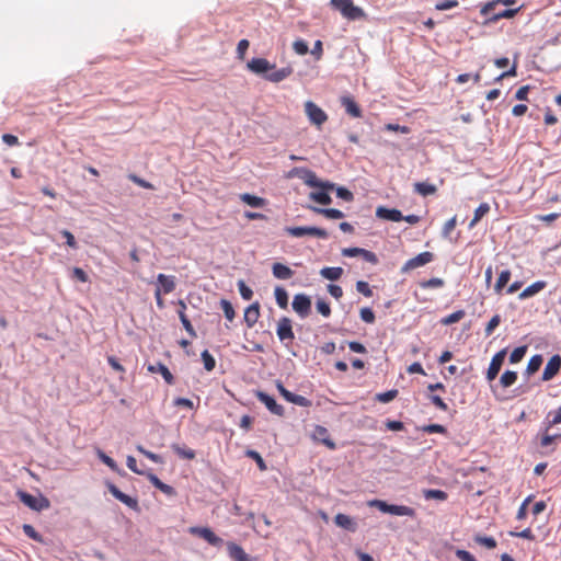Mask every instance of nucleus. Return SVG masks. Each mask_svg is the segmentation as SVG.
Segmentation results:
<instances>
[{"mask_svg":"<svg viewBox=\"0 0 561 561\" xmlns=\"http://www.w3.org/2000/svg\"><path fill=\"white\" fill-rule=\"evenodd\" d=\"M247 68L259 76H262L265 80L278 83L287 79L293 73L291 67H284L280 69L276 68L275 64H271L266 58H252Z\"/></svg>","mask_w":561,"mask_h":561,"instance_id":"f257e3e1","label":"nucleus"},{"mask_svg":"<svg viewBox=\"0 0 561 561\" xmlns=\"http://www.w3.org/2000/svg\"><path fill=\"white\" fill-rule=\"evenodd\" d=\"M304 179L308 185L321 188L319 191L310 193V198L312 201L321 205H328L331 203V197L327 191V187L320 183V181L312 171L306 170ZM328 188H332V185L328 186Z\"/></svg>","mask_w":561,"mask_h":561,"instance_id":"f03ea898","label":"nucleus"},{"mask_svg":"<svg viewBox=\"0 0 561 561\" xmlns=\"http://www.w3.org/2000/svg\"><path fill=\"white\" fill-rule=\"evenodd\" d=\"M370 506L377 507L382 513L397 515V516H414L415 511L412 507L405 506V505H393L388 504L380 500H373L369 502Z\"/></svg>","mask_w":561,"mask_h":561,"instance_id":"7ed1b4c3","label":"nucleus"},{"mask_svg":"<svg viewBox=\"0 0 561 561\" xmlns=\"http://www.w3.org/2000/svg\"><path fill=\"white\" fill-rule=\"evenodd\" d=\"M305 113L310 123L318 127L322 126L328 121L325 112L312 101L305 103Z\"/></svg>","mask_w":561,"mask_h":561,"instance_id":"20e7f679","label":"nucleus"},{"mask_svg":"<svg viewBox=\"0 0 561 561\" xmlns=\"http://www.w3.org/2000/svg\"><path fill=\"white\" fill-rule=\"evenodd\" d=\"M188 533L197 536L214 547H220L224 540L218 537L209 527L193 526L190 527Z\"/></svg>","mask_w":561,"mask_h":561,"instance_id":"39448f33","label":"nucleus"},{"mask_svg":"<svg viewBox=\"0 0 561 561\" xmlns=\"http://www.w3.org/2000/svg\"><path fill=\"white\" fill-rule=\"evenodd\" d=\"M434 259V254L432 252L425 251L416 256L408 260L401 268L402 273H407L409 271L415 270L417 267L424 266L427 263L432 262Z\"/></svg>","mask_w":561,"mask_h":561,"instance_id":"423d86ee","label":"nucleus"},{"mask_svg":"<svg viewBox=\"0 0 561 561\" xmlns=\"http://www.w3.org/2000/svg\"><path fill=\"white\" fill-rule=\"evenodd\" d=\"M110 493L118 501L124 503L126 506L134 511H139L138 500L123 493L114 483L108 482L106 484Z\"/></svg>","mask_w":561,"mask_h":561,"instance_id":"0eeeda50","label":"nucleus"},{"mask_svg":"<svg viewBox=\"0 0 561 561\" xmlns=\"http://www.w3.org/2000/svg\"><path fill=\"white\" fill-rule=\"evenodd\" d=\"M288 234L293 237L314 236L318 238H327L328 233L325 230L316 227H288L286 228Z\"/></svg>","mask_w":561,"mask_h":561,"instance_id":"6e6552de","label":"nucleus"},{"mask_svg":"<svg viewBox=\"0 0 561 561\" xmlns=\"http://www.w3.org/2000/svg\"><path fill=\"white\" fill-rule=\"evenodd\" d=\"M291 306L294 311L301 318H306L311 311V300L304 294L296 295L293 299Z\"/></svg>","mask_w":561,"mask_h":561,"instance_id":"1a4fd4ad","label":"nucleus"},{"mask_svg":"<svg viewBox=\"0 0 561 561\" xmlns=\"http://www.w3.org/2000/svg\"><path fill=\"white\" fill-rule=\"evenodd\" d=\"M19 495L20 500L32 510L41 511L49 506V501L47 499L38 500L34 495L26 492H20Z\"/></svg>","mask_w":561,"mask_h":561,"instance_id":"9d476101","label":"nucleus"},{"mask_svg":"<svg viewBox=\"0 0 561 561\" xmlns=\"http://www.w3.org/2000/svg\"><path fill=\"white\" fill-rule=\"evenodd\" d=\"M256 398L259 399L260 402L264 403L265 407L274 414L276 415H283L284 414V408L278 404L274 398H272L271 396H268L267 393L263 392V391H257L256 392Z\"/></svg>","mask_w":561,"mask_h":561,"instance_id":"9b49d317","label":"nucleus"},{"mask_svg":"<svg viewBox=\"0 0 561 561\" xmlns=\"http://www.w3.org/2000/svg\"><path fill=\"white\" fill-rule=\"evenodd\" d=\"M507 353H495L486 371V379L492 381L496 378L504 363Z\"/></svg>","mask_w":561,"mask_h":561,"instance_id":"f8f14e48","label":"nucleus"},{"mask_svg":"<svg viewBox=\"0 0 561 561\" xmlns=\"http://www.w3.org/2000/svg\"><path fill=\"white\" fill-rule=\"evenodd\" d=\"M561 367V357L556 354L553 355L549 362L547 363L543 374H542V380L548 381L551 380L560 370Z\"/></svg>","mask_w":561,"mask_h":561,"instance_id":"ddd939ff","label":"nucleus"},{"mask_svg":"<svg viewBox=\"0 0 561 561\" xmlns=\"http://www.w3.org/2000/svg\"><path fill=\"white\" fill-rule=\"evenodd\" d=\"M376 216L380 219L389 220V221H401L403 219V215L399 209L396 208H387L383 206H379L376 209Z\"/></svg>","mask_w":561,"mask_h":561,"instance_id":"4468645a","label":"nucleus"},{"mask_svg":"<svg viewBox=\"0 0 561 561\" xmlns=\"http://www.w3.org/2000/svg\"><path fill=\"white\" fill-rule=\"evenodd\" d=\"M229 557L234 561H252L243 548L232 541L226 543Z\"/></svg>","mask_w":561,"mask_h":561,"instance_id":"2eb2a0df","label":"nucleus"},{"mask_svg":"<svg viewBox=\"0 0 561 561\" xmlns=\"http://www.w3.org/2000/svg\"><path fill=\"white\" fill-rule=\"evenodd\" d=\"M277 335L280 341L291 340L294 337L291 321L288 318H282L278 321Z\"/></svg>","mask_w":561,"mask_h":561,"instance_id":"dca6fc26","label":"nucleus"},{"mask_svg":"<svg viewBox=\"0 0 561 561\" xmlns=\"http://www.w3.org/2000/svg\"><path fill=\"white\" fill-rule=\"evenodd\" d=\"M260 318V305L259 302H254L249 306L244 311V321L248 327H253Z\"/></svg>","mask_w":561,"mask_h":561,"instance_id":"f3484780","label":"nucleus"},{"mask_svg":"<svg viewBox=\"0 0 561 561\" xmlns=\"http://www.w3.org/2000/svg\"><path fill=\"white\" fill-rule=\"evenodd\" d=\"M547 286V283L545 280H537L534 284L526 287L518 296L519 299H527L529 297L535 296L542 289H545Z\"/></svg>","mask_w":561,"mask_h":561,"instance_id":"a211bd4d","label":"nucleus"},{"mask_svg":"<svg viewBox=\"0 0 561 561\" xmlns=\"http://www.w3.org/2000/svg\"><path fill=\"white\" fill-rule=\"evenodd\" d=\"M157 280L160 285V289L163 294H170L175 289V280L174 276H168L164 274H159Z\"/></svg>","mask_w":561,"mask_h":561,"instance_id":"6ab92c4d","label":"nucleus"},{"mask_svg":"<svg viewBox=\"0 0 561 561\" xmlns=\"http://www.w3.org/2000/svg\"><path fill=\"white\" fill-rule=\"evenodd\" d=\"M272 271L273 275L278 279H289L294 275V272L282 263H274Z\"/></svg>","mask_w":561,"mask_h":561,"instance_id":"aec40b11","label":"nucleus"},{"mask_svg":"<svg viewBox=\"0 0 561 561\" xmlns=\"http://www.w3.org/2000/svg\"><path fill=\"white\" fill-rule=\"evenodd\" d=\"M240 199L251 207H264L266 205L265 198L249 193L241 194Z\"/></svg>","mask_w":561,"mask_h":561,"instance_id":"412c9836","label":"nucleus"},{"mask_svg":"<svg viewBox=\"0 0 561 561\" xmlns=\"http://www.w3.org/2000/svg\"><path fill=\"white\" fill-rule=\"evenodd\" d=\"M360 256L364 261L376 265L378 263L377 255L368 250L360 249V248H353V257Z\"/></svg>","mask_w":561,"mask_h":561,"instance_id":"4be33fe9","label":"nucleus"},{"mask_svg":"<svg viewBox=\"0 0 561 561\" xmlns=\"http://www.w3.org/2000/svg\"><path fill=\"white\" fill-rule=\"evenodd\" d=\"M148 369L152 373H160L168 385H172L174 382L173 375L167 366L162 364H158L157 366L150 365Z\"/></svg>","mask_w":561,"mask_h":561,"instance_id":"5701e85b","label":"nucleus"},{"mask_svg":"<svg viewBox=\"0 0 561 561\" xmlns=\"http://www.w3.org/2000/svg\"><path fill=\"white\" fill-rule=\"evenodd\" d=\"M489 211L490 205L488 203L480 204L479 207L474 210V216L469 222V228H473Z\"/></svg>","mask_w":561,"mask_h":561,"instance_id":"b1692460","label":"nucleus"},{"mask_svg":"<svg viewBox=\"0 0 561 561\" xmlns=\"http://www.w3.org/2000/svg\"><path fill=\"white\" fill-rule=\"evenodd\" d=\"M414 191L422 196H428L435 194L436 186L428 182H417L414 184Z\"/></svg>","mask_w":561,"mask_h":561,"instance_id":"393cba45","label":"nucleus"},{"mask_svg":"<svg viewBox=\"0 0 561 561\" xmlns=\"http://www.w3.org/2000/svg\"><path fill=\"white\" fill-rule=\"evenodd\" d=\"M511 279V271L504 270L500 273L496 283L494 285V290L496 294H501L503 288L508 284Z\"/></svg>","mask_w":561,"mask_h":561,"instance_id":"a878e982","label":"nucleus"},{"mask_svg":"<svg viewBox=\"0 0 561 561\" xmlns=\"http://www.w3.org/2000/svg\"><path fill=\"white\" fill-rule=\"evenodd\" d=\"M173 451L183 459L193 460L196 456L195 451L188 447L180 446L178 444L172 445Z\"/></svg>","mask_w":561,"mask_h":561,"instance_id":"bb28decb","label":"nucleus"},{"mask_svg":"<svg viewBox=\"0 0 561 561\" xmlns=\"http://www.w3.org/2000/svg\"><path fill=\"white\" fill-rule=\"evenodd\" d=\"M320 274L322 277H324L327 279L336 280L343 274V268L342 267H323L320 271Z\"/></svg>","mask_w":561,"mask_h":561,"instance_id":"cd10ccee","label":"nucleus"},{"mask_svg":"<svg viewBox=\"0 0 561 561\" xmlns=\"http://www.w3.org/2000/svg\"><path fill=\"white\" fill-rule=\"evenodd\" d=\"M331 5L340 10L345 18H351V0H331Z\"/></svg>","mask_w":561,"mask_h":561,"instance_id":"c85d7f7f","label":"nucleus"},{"mask_svg":"<svg viewBox=\"0 0 561 561\" xmlns=\"http://www.w3.org/2000/svg\"><path fill=\"white\" fill-rule=\"evenodd\" d=\"M466 316V312L465 310H457L444 318L440 319V323L443 325H450L453 323H456V322H459L460 320H462Z\"/></svg>","mask_w":561,"mask_h":561,"instance_id":"c756f323","label":"nucleus"},{"mask_svg":"<svg viewBox=\"0 0 561 561\" xmlns=\"http://www.w3.org/2000/svg\"><path fill=\"white\" fill-rule=\"evenodd\" d=\"M518 10L519 9H505V10L496 12V13H494L492 15L490 14V15H488L489 16V21L496 22V21H499L501 19H511V18L516 15Z\"/></svg>","mask_w":561,"mask_h":561,"instance_id":"7c9ffc66","label":"nucleus"},{"mask_svg":"<svg viewBox=\"0 0 561 561\" xmlns=\"http://www.w3.org/2000/svg\"><path fill=\"white\" fill-rule=\"evenodd\" d=\"M275 299L277 305L285 309L288 306V295L287 291L283 287L275 288Z\"/></svg>","mask_w":561,"mask_h":561,"instance_id":"2f4dec72","label":"nucleus"},{"mask_svg":"<svg viewBox=\"0 0 561 561\" xmlns=\"http://www.w3.org/2000/svg\"><path fill=\"white\" fill-rule=\"evenodd\" d=\"M504 3L506 5H510V4H514L516 3V0H494V1H490L488 2L482 9H481V14L483 15H490L491 12L494 10V7L497 4V3Z\"/></svg>","mask_w":561,"mask_h":561,"instance_id":"473e14b6","label":"nucleus"},{"mask_svg":"<svg viewBox=\"0 0 561 561\" xmlns=\"http://www.w3.org/2000/svg\"><path fill=\"white\" fill-rule=\"evenodd\" d=\"M473 540L478 545L484 546L488 549H494L496 547V541L492 537H486V536H482V535H476Z\"/></svg>","mask_w":561,"mask_h":561,"instance_id":"72a5a7b5","label":"nucleus"},{"mask_svg":"<svg viewBox=\"0 0 561 561\" xmlns=\"http://www.w3.org/2000/svg\"><path fill=\"white\" fill-rule=\"evenodd\" d=\"M541 365H542L541 355H539V354L534 355L527 365L528 375L535 374L540 368Z\"/></svg>","mask_w":561,"mask_h":561,"instance_id":"f704fd0d","label":"nucleus"},{"mask_svg":"<svg viewBox=\"0 0 561 561\" xmlns=\"http://www.w3.org/2000/svg\"><path fill=\"white\" fill-rule=\"evenodd\" d=\"M517 379L515 371L506 370L500 378V382L503 387L507 388L512 386Z\"/></svg>","mask_w":561,"mask_h":561,"instance_id":"c9c22d12","label":"nucleus"},{"mask_svg":"<svg viewBox=\"0 0 561 561\" xmlns=\"http://www.w3.org/2000/svg\"><path fill=\"white\" fill-rule=\"evenodd\" d=\"M136 449L151 461L156 463H163V458L160 455L145 449L144 446L137 445Z\"/></svg>","mask_w":561,"mask_h":561,"instance_id":"e433bc0d","label":"nucleus"},{"mask_svg":"<svg viewBox=\"0 0 561 561\" xmlns=\"http://www.w3.org/2000/svg\"><path fill=\"white\" fill-rule=\"evenodd\" d=\"M444 285H445L444 279L438 278V277H433L431 279L423 280L420 283V286L425 289L426 288H440Z\"/></svg>","mask_w":561,"mask_h":561,"instance_id":"4c0bfd02","label":"nucleus"},{"mask_svg":"<svg viewBox=\"0 0 561 561\" xmlns=\"http://www.w3.org/2000/svg\"><path fill=\"white\" fill-rule=\"evenodd\" d=\"M424 497L427 500L435 499V500L444 501L447 499V494H446V492H444L442 490L430 489V490L424 491Z\"/></svg>","mask_w":561,"mask_h":561,"instance_id":"58836bf2","label":"nucleus"},{"mask_svg":"<svg viewBox=\"0 0 561 561\" xmlns=\"http://www.w3.org/2000/svg\"><path fill=\"white\" fill-rule=\"evenodd\" d=\"M397 396H398V390L392 389V390H389L386 392L377 393L376 400H378L379 402H382V403H388V402L392 401Z\"/></svg>","mask_w":561,"mask_h":561,"instance_id":"ea45409f","label":"nucleus"},{"mask_svg":"<svg viewBox=\"0 0 561 561\" xmlns=\"http://www.w3.org/2000/svg\"><path fill=\"white\" fill-rule=\"evenodd\" d=\"M98 457L104 465H106L113 471L117 470V463L115 462V460L100 449L98 450Z\"/></svg>","mask_w":561,"mask_h":561,"instance_id":"a19ab883","label":"nucleus"},{"mask_svg":"<svg viewBox=\"0 0 561 561\" xmlns=\"http://www.w3.org/2000/svg\"><path fill=\"white\" fill-rule=\"evenodd\" d=\"M23 531L24 534L30 537L31 539L35 540V541H38V542H42L43 541V538L42 536L35 530V528L30 525V524H24L23 525Z\"/></svg>","mask_w":561,"mask_h":561,"instance_id":"79ce46f5","label":"nucleus"},{"mask_svg":"<svg viewBox=\"0 0 561 561\" xmlns=\"http://www.w3.org/2000/svg\"><path fill=\"white\" fill-rule=\"evenodd\" d=\"M238 288L241 297L244 300H251L253 297V291L250 287L247 286V284L243 280L238 282Z\"/></svg>","mask_w":561,"mask_h":561,"instance_id":"37998d69","label":"nucleus"},{"mask_svg":"<svg viewBox=\"0 0 561 561\" xmlns=\"http://www.w3.org/2000/svg\"><path fill=\"white\" fill-rule=\"evenodd\" d=\"M247 456L252 458L256 462L260 470H262V471L266 470L265 461L263 460V458L261 457V455L257 451L248 450Z\"/></svg>","mask_w":561,"mask_h":561,"instance_id":"c03bdc74","label":"nucleus"},{"mask_svg":"<svg viewBox=\"0 0 561 561\" xmlns=\"http://www.w3.org/2000/svg\"><path fill=\"white\" fill-rule=\"evenodd\" d=\"M359 316H360V319L366 323H374V321H375V313L368 307L362 308L359 311Z\"/></svg>","mask_w":561,"mask_h":561,"instance_id":"a18cd8bd","label":"nucleus"},{"mask_svg":"<svg viewBox=\"0 0 561 561\" xmlns=\"http://www.w3.org/2000/svg\"><path fill=\"white\" fill-rule=\"evenodd\" d=\"M501 322V317L499 314H494L485 327L486 335H491L493 331L499 327Z\"/></svg>","mask_w":561,"mask_h":561,"instance_id":"49530a36","label":"nucleus"},{"mask_svg":"<svg viewBox=\"0 0 561 561\" xmlns=\"http://www.w3.org/2000/svg\"><path fill=\"white\" fill-rule=\"evenodd\" d=\"M356 289L358 293L363 294L366 297L373 296V290L367 282L358 280L356 283Z\"/></svg>","mask_w":561,"mask_h":561,"instance_id":"de8ad7c7","label":"nucleus"},{"mask_svg":"<svg viewBox=\"0 0 561 561\" xmlns=\"http://www.w3.org/2000/svg\"><path fill=\"white\" fill-rule=\"evenodd\" d=\"M202 359L207 371H211L215 368L216 362L210 353H202Z\"/></svg>","mask_w":561,"mask_h":561,"instance_id":"09e8293b","label":"nucleus"},{"mask_svg":"<svg viewBox=\"0 0 561 561\" xmlns=\"http://www.w3.org/2000/svg\"><path fill=\"white\" fill-rule=\"evenodd\" d=\"M458 4H459L458 0H445V1L437 2L435 4V9L439 10V11H445V10L456 8Z\"/></svg>","mask_w":561,"mask_h":561,"instance_id":"8fccbe9b","label":"nucleus"},{"mask_svg":"<svg viewBox=\"0 0 561 561\" xmlns=\"http://www.w3.org/2000/svg\"><path fill=\"white\" fill-rule=\"evenodd\" d=\"M293 48L298 55H306L308 53V45L304 39H297L293 44Z\"/></svg>","mask_w":561,"mask_h":561,"instance_id":"3c124183","label":"nucleus"},{"mask_svg":"<svg viewBox=\"0 0 561 561\" xmlns=\"http://www.w3.org/2000/svg\"><path fill=\"white\" fill-rule=\"evenodd\" d=\"M221 308H222V311L225 313V317L229 321H232L233 318H234V310H233L232 305L229 301H227V300H221Z\"/></svg>","mask_w":561,"mask_h":561,"instance_id":"603ef678","label":"nucleus"},{"mask_svg":"<svg viewBox=\"0 0 561 561\" xmlns=\"http://www.w3.org/2000/svg\"><path fill=\"white\" fill-rule=\"evenodd\" d=\"M128 178L130 181H133L135 184L139 185L140 187H144L147 190H153V185L150 182H148L135 174H130Z\"/></svg>","mask_w":561,"mask_h":561,"instance_id":"864d4df0","label":"nucleus"},{"mask_svg":"<svg viewBox=\"0 0 561 561\" xmlns=\"http://www.w3.org/2000/svg\"><path fill=\"white\" fill-rule=\"evenodd\" d=\"M316 308L319 313H321L323 317H329L331 314V308L328 302L324 300H318L316 304Z\"/></svg>","mask_w":561,"mask_h":561,"instance_id":"5fc2aeb1","label":"nucleus"},{"mask_svg":"<svg viewBox=\"0 0 561 561\" xmlns=\"http://www.w3.org/2000/svg\"><path fill=\"white\" fill-rule=\"evenodd\" d=\"M319 213L324 214L328 218L332 219H340L343 217V213L335 208H329V209H317Z\"/></svg>","mask_w":561,"mask_h":561,"instance_id":"6e6d98bb","label":"nucleus"},{"mask_svg":"<svg viewBox=\"0 0 561 561\" xmlns=\"http://www.w3.org/2000/svg\"><path fill=\"white\" fill-rule=\"evenodd\" d=\"M72 277L81 283H87L89 280L88 274L81 267L72 268Z\"/></svg>","mask_w":561,"mask_h":561,"instance_id":"4d7b16f0","label":"nucleus"},{"mask_svg":"<svg viewBox=\"0 0 561 561\" xmlns=\"http://www.w3.org/2000/svg\"><path fill=\"white\" fill-rule=\"evenodd\" d=\"M250 46V43L248 39H241L239 43H238V46H237V55L240 59H243L244 56H245V53L248 50Z\"/></svg>","mask_w":561,"mask_h":561,"instance_id":"13d9d810","label":"nucleus"},{"mask_svg":"<svg viewBox=\"0 0 561 561\" xmlns=\"http://www.w3.org/2000/svg\"><path fill=\"white\" fill-rule=\"evenodd\" d=\"M456 224H457V220H456V217H453L450 218L449 220H447L443 227V236L445 238L449 237V234L451 233V231L455 229L456 227Z\"/></svg>","mask_w":561,"mask_h":561,"instance_id":"bf43d9fd","label":"nucleus"},{"mask_svg":"<svg viewBox=\"0 0 561 561\" xmlns=\"http://www.w3.org/2000/svg\"><path fill=\"white\" fill-rule=\"evenodd\" d=\"M530 501H531V496H528L527 499L524 500V502L522 503V505L519 506V508L517 511V515H516L517 519L520 520L527 516V506L530 503Z\"/></svg>","mask_w":561,"mask_h":561,"instance_id":"052dcab7","label":"nucleus"},{"mask_svg":"<svg viewBox=\"0 0 561 561\" xmlns=\"http://www.w3.org/2000/svg\"><path fill=\"white\" fill-rule=\"evenodd\" d=\"M552 415V419L549 420V423H548V426H547V432L548 430L553 426V425H557V424H560L561 423V407L554 412V413H549L548 417H550Z\"/></svg>","mask_w":561,"mask_h":561,"instance_id":"680f3d73","label":"nucleus"},{"mask_svg":"<svg viewBox=\"0 0 561 561\" xmlns=\"http://www.w3.org/2000/svg\"><path fill=\"white\" fill-rule=\"evenodd\" d=\"M335 523H336V525H339L341 527L350 528L351 527V517L347 515H344V514H337L335 516Z\"/></svg>","mask_w":561,"mask_h":561,"instance_id":"e2e57ef3","label":"nucleus"},{"mask_svg":"<svg viewBox=\"0 0 561 561\" xmlns=\"http://www.w3.org/2000/svg\"><path fill=\"white\" fill-rule=\"evenodd\" d=\"M455 553L460 561H477L476 558L467 550L457 549Z\"/></svg>","mask_w":561,"mask_h":561,"instance_id":"0e129e2a","label":"nucleus"},{"mask_svg":"<svg viewBox=\"0 0 561 561\" xmlns=\"http://www.w3.org/2000/svg\"><path fill=\"white\" fill-rule=\"evenodd\" d=\"M126 465H127L128 469L131 470L133 472H135L137 474H145L144 471L138 469L137 461L133 456L127 457Z\"/></svg>","mask_w":561,"mask_h":561,"instance_id":"69168bd1","label":"nucleus"},{"mask_svg":"<svg viewBox=\"0 0 561 561\" xmlns=\"http://www.w3.org/2000/svg\"><path fill=\"white\" fill-rule=\"evenodd\" d=\"M385 128L387 130L399 131L401 134H409L410 133V128L408 126H401L399 124H387Z\"/></svg>","mask_w":561,"mask_h":561,"instance_id":"338daca9","label":"nucleus"},{"mask_svg":"<svg viewBox=\"0 0 561 561\" xmlns=\"http://www.w3.org/2000/svg\"><path fill=\"white\" fill-rule=\"evenodd\" d=\"M61 234L66 239L67 245H69L72 249L77 248V241H76L73 234L69 230H62Z\"/></svg>","mask_w":561,"mask_h":561,"instance_id":"774afa93","label":"nucleus"}]
</instances>
